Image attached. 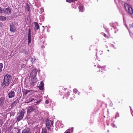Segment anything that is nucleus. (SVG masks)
Masks as SVG:
<instances>
[{"label":"nucleus","mask_w":133,"mask_h":133,"mask_svg":"<svg viewBox=\"0 0 133 133\" xmlns=\"http://www.w3.org/2000/svg\"><path fill=\"white\" fill-rule=\"evenodd\" d=\"M77 90L76 89H75L73 90V92H74L76 93L77 92Z\"/></svg>","instance_id":"b1692460"},{"label":"nucleus","mask_w":133,"mask_h":133,"mask_svg":"<svg viewBox=\"0 0 133 133\" xmlns=\"http://www.w3.org/2000/svg\"><path fill=\"white\" fill-rule=\"evenodd\" d=\"M124 6L127 11L131 15L133 14V9L131 6L127 3H125Z\"/></svg>","instance_id":"7ed1b4c3"},{"label":"nucleus","mask_w":133,"mask_h":133,"mask_svg":"<svg viewBox=\"0 0 133 133\" xmlns=\"http://www.w3.org/2000/svg\"><path fill=\"white\" fill-rule=\"evenodd\" d=\"M106 36V35L105 34H104V36L105 37Z\"/></svg>","instance_id":"7c9ffc66"},{"label":"nucleus","mask_w":133,"mask_h":133,"mask_svg":"<svg viewBox=\"0 0 133 133\" xmlns=\"http://www.w3.org/2000/svg\"><path fill=\"white\" fill-rule=\"evenodd\" d=\"M28 43L29 44L30 43L31 40V36H28Z\"/></svg>","instance_id":"dca6fc26"},{"label":"nucleus","mask_w":133,"mask_h":133,"mask_svg":"<svg viewBox=\"0 0 133 133\" xmlns=\"http://www.w3.org/2000/svg\"><path fill=\"white\" fill-rule=\"evenodd\" d=\"M6 19V17L2 16H0V20L5 21Z\"/></svg>","instance_id":"4468645a"},{"label":"nucleus","mask_w":133,"mask_h":133,"mask_svg":"<svg viewBox=\"0 0 133 133\" xmlns=\"http://www.w3.org/2000/svg\"><path fill=\"white\" fill-rule=\"evenodd\" d=\"M41 101V100H39V101H38L37 102H36V103L38 104L40 103Z\"/></svg>","instance_id":"393cba45"},{"label":"nucleus","mask_w":133,"mask_h":133,"mask_svg":"<svg viewBox=\"0 0 133 133\" xmlns=\"http://www.w3.org/2000/svg\"><path fill=\"white\" fill-rule=\"evenodd\" d=\"M15 95V92L14 91H11L8 94V97L9 98H11L14 97Z\"/></svg>","instance_id":"1a4fd4ad"},{"label":"nucleus","mask_w":133,"mask_h":133,"mask_svg":"<svg viewBox=\"0 0 133 133\" xmlns=\"http://www.w3.org/2000/svg\"><path fill=\"white\" fill-rule=\"evenodd\" d=\"M49 103V101L48 100H46L45 101V103L46 104H48Z\"/></svg>","instance_id":"a878e982"},{"label":"nucleus","mask_w":133,"mask_h":133,"mask_svg":"<svg viewBox=\"0 0 133 133\" xmlns=\"http://www.w3.org/2000/svg\"><path fill=\"white\" fill-rule=\"evenodd\" d=\"M3 67V64L2 63H0V72L2 71Z\"/></svg>","instance_id":"aec40b11"},{"label":"nucleus","mask_w":133,"mask_h":133,"mask_svg":"<svg viewBox=\"0 0 133 133\" xmlns=\"http://www.w3.org/2000/svg\"><path fill=\"white\" fill-rule=\"evenodd\" d=\"M25 111L24 109L20 111L19 115L17 117V120L18 121H20L23 118Z\"/></svg>","instance_id":"20e7f679"},{"label":"nucleus","mask_w":133,"mask_h":133,"mask_svg":"<svg viewBox=\"0 0 133 133\" xmlns=\"http://www.w3.org/2000/svg\"><path fill=\"white\" fill-rule=\"evenodd\" d=\"M30 59H31V61L32 62V63L35 62L36 60V58L34 56H31L30 57Z\"/></svg>","instance_id":"f8f14e48"},{"label":"nucleus","mask_w":133,"mask_h":133,"mask_svg":"<svg viewBox=\"0 0 133 133\" xmlns=\"http://www.w3.org/2000/svg\"><path fill=\"white\" fill-rule=\"evenodd\" d=\"M35 110V107L34 106L32 105L29 107L28 109V113H30Z\"/></svg>","instance_id":"9d476101"},{"label":"nucleus","mask_w":133,"mask_h":133,"mask_svg":"<svg viewBox=\"0 0 133 133\" xmlns=\"http://www.w3.org/2000/svg\"><path fill=\"white\" fill-rule=\"evenodd\" d=\"M79 11H80L83 12V7L82 6H79Z\"/></svg>","instance_id":"a211bd4d"},{"label":"nucleus","mask_w":133,"mask_h":133,"mask_svg":"<svg viewBox=\"0 0 133 133\" xmlns=\"http://www.w3.org/2000/svg\"><path fill=\"white\" fill-rule=\"evenodd\" d=\"M130 108L131 109V107H130Z\"/></svg>","instance_id":"72a5a7b5"},{"label":"nucleus","mask_w":133,"mask_h":133,"mask_svg":"<svg viewBox=\"0 0 133 133\" xmlns=\"http://www.w3.org/2000/svg\"><path fill=\"white\" fill-rule=\"evenodd\" d=\"M130 25L131 27H133V24H132L131 25Z\"/></svg>","instance_id":"c85d7f7f"},{"label":"nucleus","mask_w":133,"mask_h":133,"mask_svg":"<svg viewBox=\"0 0 133 133\" xmlns=\"http://www.w3.org/2000/svg\"><path fill=\"white\" fill-rule=\"evenodd\" d=\"M44 84L42 81H41L38 87L41 90H42L43 89Z\"/></svg>","instance_id":"9b49d317"},{"label":"nucleus","mask_w":133,"mask_h":133,"mask_svg":"<svg viewBox=\"0 0 133 133\" xmlns=\"http://www.w3.org/2000/svg\"><path fill=\"white\" fill-rule=\"evenodd\" d=\"M28 36H31V31L30 29L29 30Z\"/></svg>","instance_id":"4be33fe9"},{"label":"nucleus","mask_w":133,"mask_h":133,"mask_svg":"<svg viewBox=\"0 0 133 133\" xmlns=\"http://www.w3.org/2000/svg\"><path fill=\"white\" fill-rule=\"evenodd\" d=\"M53 122L51 120L48 119H47L46 121V125L48 129L49 130H50V127L52 126Z\"/></svg>","instance_id":"39448f33"},{"label":"nucleus","mask_w":133,"mask_h":133,"mask_svg":"<svg viewBox=\"0 0 133 133\" xmlns=\"http://www.w3.org/2000/svg\"><path fill=\"white\" fill-rule=\"evenodd\" d=\"M34 23L35 24V27L36 28L37 30L39 29V27L38 23L36 22H34Z\"/></svg>","instance_id":"ddd939ff"},{"label":"nucleus","mask_w":133,"mask_h":133,"mask_svg":"<svg viewBox=\"0 0 133 133\" xmlns=\"http://www.w3.org/2000/svg\"><path fill=\"white\" fill-rule=\"evenodd\" d=\"M27 9L28 11H29V10H30V8L29 7H27Z\"/></svg>","instance_id":"cd10ccee"},{"label":"nucleus","mask_w":133,"mask_h":133,"mask_svg":"<svg viewBox=\"0 0 133 133\" xmlns=\"http://www.w3.org/2000/svg\"><path fill=\"white\" fill-rule=\"evenodd\" d=\"M5 101V98L1 97L0 98V108H1L3 105Z\"/></svg>","instance_id":"423d86ee"},{"label":"nucleus","mask_w":133,"mask_h":133,"mask_svg":"<svg viewBox=\"0 0 133 133\" xmlns=\"http://www.w3.org/2000/svg\"><path fill=\"white\" fill-rule=\"evenodd\" d=\"M22 133H30L28 130L24 129L22 132Z\"/></svg>","instance_id":"f3484780"},{"label":"nucleus","mask_w":133,"mask_h":133,"mask_svg":"<svg viewBox=\"0 0 133 133\" xmlns=\"http://www.w3.org/2000/svg\"><path fill=\"white\" fill-rule=\"evenodd\" d=\"M47 130L45 128L42 129V131L41 133H47Z\"/></svg>","instance_id":"6ab92c4d"},{"label":"nucleus","mask_w":133,"mask_h":133,"mask_svg":"<svg viewBox=\"0 0 133 133\" xmlns=\"http://www.w3.org/2000/svg\"><path fill=\"white\" fill-rule=\"evenodd\" d=\"M66 133H70V132H67Z\"/></svg>","instance_id":"473e14b6"},{"label":"nucleus","mask_w":133,"mask_h":133,"mask_svg":"<svg viewBox=\"0 0 133 133\" xmlns=\"http://www.w3.org/2000/svg\"><path fill=\"white\" fill-rule=\"evenodd\" d=\"M24 65V64H23V66Z\"/></svg>","instance_id":"c9c22d12"},{"label":"nucleus","mask_w":133,"mask_h":133,"mask_svg":"<svg viewBox=\"0 0 133 133\" xmlns=\"http://www.w3.org/2000/svg\"><path fill=\"white\" fill-rule=\"evenodd\" d=\"M25 54H27L28 55V52L27 51H26L25 52Z\"/></svg>","instance_id":"c756f323"},{"label":"nucleus","mask_w":133,"mask_h":133,"mask_svg":"<svg viewBox=\"0 0 133 133\" xmlns=\"http://www.w3.org/2000/svg\"><path fill=\"white\" fill-rule=\"evenodd\" d=\"M12 77L11 76L7 74L4 75L3 81L2 82L3 86L4 87L8 86L11 82Z\"/></svg>","instance_id":"f257e3e1"},{"label":"nucleus","mask_w":133,"mask_h":133,"mask_svg":"<svg viewBox=\"0 0 133 133\" xmlns=\"http://www.w3.org/2000/svg\"><path fill=\"white\" fill-rule=\"evenodd\" d=\"M5 11L4 9L0 7V14L4 13Z\"/></svg>","instance_id":"2eb2a0df"},{"label":"nucleus","mask_w":133,"mask_h":133,"mask_svg":"<svg viewBox=\"0 0 133 133\" xmlns=\"http://www.w3.org/2000/svg\"><path fill=\"white\" fill-rule=\"evenodd\" d=\"M34 99L33 98H31V99H30V102H31V101H32Z\"/></svg>","instance_id":"bb28decb"},{"label":"nucleus","mask_w":133,"mask_h":133,"mask_svg":"<svg viewBox=\"0 0 133 133\" xmlns=\"http://www.w3.org/2000/svg\"><path fill=\"white\" fill-rule=\"evenodd\" d=\"M10 30L11 32H14L16 30V28L15 26L12 24L10 25Z\"/></svg>","instance_id":"6e6552de"},{"label":"nucleus","mask_w":133,"mask_h":133,"mask_svg":"<svg viewBox=\"0 0 133 133\" xmlns=\"http://www.w3.org/2000/svg\"><path fill=\"white\" fill-rule=\"evenodd\" d=\"M5 11V14L8 15L11 13V9L9 7L4 9Z\"/></svg>","instance_id":"0eeeda50"},{"label":"nucleus","mask_w":133,"mask_h":133,"mask_svg":"<svg viewBox=\"0 0 133 133\" xmlns=\"http://www.w3.org/2000/svg\"><path fill=\"white\" fill-rule=\"evenodd\" d=\"M18 102V101L16 100L12 103V105H15Z\"/></svg>","instance_id":"412c9836"},{"label":"nucleus","mask_w":133,"mask_h":133,"mask_svg":"<svg viewBox=\"0 0 133 133\" xmlns=\"http://www.w3.org/2000/svg\"><path fill=\"white\" fill-rule=\"evenodd\" d=\"M1 130L0 129V133H1Z\"/></svg>","instance_id":"2f4dec72"},{"label":"nucleus","mask_w":133,"mask_h":133,"mask_svg":"<svg viewBox=\"0 0 133 133\" xmlns=\"http://www.w3.org/2000/svg\"><path fill=\"white\" fill-rule=\"evenodd\" d=\"M24 65V64H23V66Z\"/></svg>","instance_id":"f704fd0d"},{"label":"nucleus","mask_w":133,"mask_h":133,"mask_svg":"<svg viewBox=\"0 0 133 133\" xmlns=\"http://www.w3.org/2000/svg\"><path fill=\"white\" fill-rule=\"evenodd\" d=\"M28 92L29 91H28L25 90V91H24V95H26L28 94Z\"/></svg>","instance_id":"5701e85b"},{"label":"nucleus","mask_w":133,"mask_h":133,"mask_svg":"<svg viewBox=\"0 0 133 133\" xmlns=\"http://www.w3.org/2000/svg\"><path fill=\"white\" fill-rule=\"evenodd\" d=\"M37 70L34 69L32 72L29 77L30 82L31 84H33L37 81L36 76L37 74Z\"/></svg>","instance_id":"f03ea898"}]
</instances>
